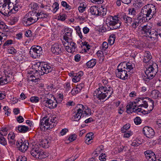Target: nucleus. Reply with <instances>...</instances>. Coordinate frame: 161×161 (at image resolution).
<instances>
[{
	"instance_id": "b1692460",
	"label": "nucleus",
	"mask_w": 161,
	"mask_h": 161,
	"mask_svg": "<svg viewBox=\"0 0 161 161\" xmlns=\"http://www.w3.org/2000/svg\"><path fill=\"white\" fill-rule=\"evenodd\" d=\"M110 92L107 91L105 93H103L102 94H101L97 98V103H99L101 102L102 99L103 100L104 99L107 97H108L109 96V93Z\"/></svg>"
},
{
	"instance_id": "2f4dec72",
	"label": "nucleus",
	"mask_w": 161,
	"mask_h": 161,
	"mask_svg": "<svg viewBox=\"0 0 161 161\" xmlns=\"http://www.w3.org/2000/svg\"><path fill=\"white\" fill-rule=\"evenodd\" d=\"M38 47H39V46H34L33 47H32V48L30 51V54L31 55L32 57L36 58V51L38 50V48H37Z\"/></svg>"
},
{
	"instance_id": "37998d69",
	"label": "nucleus",
	"mask_w": 161,
	"mask_h": 161,
	"mask_svg": "<svg viewBox=\"0 0 161 161\" xmlns=\"http://www.w3.org/2000/svg\"><path fill=\"white\" fill-rule=\"evenodd\" d=\"M106 13L107 10L106 9L103 8L102 7H101V8H100L99 15H102V16H104L106 14Z\"/></svg>"
},
{
	"instance_id": "bf43d9fd",
	"label": "nucleus",
	"mask_w": 161,
	"mask_h": 161,
	"mask_svg": "<svg viewBox=\"0 0 161 161\" xmlns=\"http://www.w3.org/2000/svg\"><path fill=\"white\" fill-rule=\"evenodd\" d=\"M137 22H137L135 19L134 22L132 24V28H133L134 29H136L137 27L140 24L139 23H138Z\"/></svg>"
},
{
	"instance_id": "4d7b16f0",
	"label": "nucleus",
	"mask_w": 161,
	"mask_h": 161,
	"mask_svg": "<svg viewBox=\"0 0 161 161\" xmlns=\"http://www.w3.org/2000/svg\"><path fill=\"white\" fill-rule=\"evenodd\" d=\"M144 57H146L147 58H149L150 59H151L152 58V57L150 53L149 52L147 51L145 52L144 53Z\"/></svg>"
},
{
	"instance_id": "7ed1b4c3",
	"label": "nucleus",
	"mask_w": 161,
	"mask_h": 161,
	"mask_svg": "<svg viewBox=\"0 0 161 161\" xmlns=\"http://www.w3.org/2000/svg\"><path fill=\"white\" fill-rule=\"evenodd\" d=\"M11 3L10 0H0V13L5 16H10L12 13L9 6Z\"/></svg>"
},
{
	"instance_id": "774afa93",
	"label": "nucleus",
	"mask_w": 161,
	"mask_h": 161,
	"mask_svg": "<svg viewBox=\"0 0 161 161\" xmlns=\"http://www.w3.org/2000/svg\"><path fill=\"white\" fill-rule=\"evenodd\" d=\"M80 78L79 77H78L76 75L75 76L74 78H73L72 80V81L75 83L77 82L80 81Z\"/></svg>"
},
{
	"instance_id": "6e6552de",
	"label": "nucleus",
	"mask_w": 161,
	"mask_h": 161,
	"mask_svg": "<svg viewBox=\"0 0 161 161\" xmlns=\"http://www.w3.org/2000/svg\"><path fill=\"white\" fill-rule=\"evenodd\" d=\"M63 47L61 44L55 43L52 45L51 51L56 55L61 54L63 53Z\"/></svg>"
},
{
	"instance_id": "a211bd4d",
	"label": "nucleus",
	"mask_w": 161,
	"mask_h": 161,
	"mask_svg": "<svg viewBox=\"0 0 161 161\" xmlns=\"http://www.w3.org/2000/svg\"><path fill=\"white\" fill-rule=\"evenodd\" d=\"M140 12L136 17L135 20L140 24L147 20V19Z\"/></svg>"
},
{
	"instance_id": "3c124183",
	"label": "nucleus",
	"mask_w": 161,
	"mask_h": 161,
	"mask_svg": "<svg viewBox=\"0 0 161 161\" xmlns=\"http://www.w3.org/2000/svg\"><path fill=\"white\" fill-rule=\"evenodd\" d=\"M61 4L63 7H65V8L69 9H71V6L68 4L65 1H62L61 3Z\"/></svg>"
},
{
	"instance_id": "473e14b6",
	"label": "nucleus",
	"mask_w": 161,
	"mask_h": 161,
	"mask_svg": "<svg viewBox=\"0 0 161 161\" xmlns=\"http://www.w3.org/2000/svg\"><path fill=\"white\" fill-rule=\"evenodd\" d=\"M103 148V146L101 145L98 147L93 153L92 154L95 157L97 156L99 154L101 153Z\"/></svg>"
},
{
	"instance_id": "603ef678",
	"label": "nucleus",
	"mask_w": 161,
	"mask_h": 161,
	"mask_svg": "<svg viewBox=\"0 0 161 161\" xmlns=\"http://www.w3.org/2000/svg\"><path fill=\"white\" fill-rule=\"evenodd\" d=\"M86 8V5L84 4L81 5V6L78 7V9L80 12H83L85 10Z\"/></svg>"
},
{
	"instance_id": "f8f14e48",
	"label": "nucleus",
	"mask_w": 161,
	"mask_h": 161,
	"mask_svg": "<svg viewBox=\"0 0 161 161\" xmlns=\"http://www.w3.org/2000/svg\"><path fill=\"white\" fill-rule=\"evenodd\" d=\"M150 102L151 103V106H153L154 107V101L152 100L150 98L147 97H143L142 99V103L138 105H137V107H143L145 108H147L148 107V102Z\"/></svg>"
},
{
	"instance_id": "dca6fc26",
	"label": "nucleus",
	"mask_w": 161,
	"mask_h": 161,
	"mask_svg": "<svg viewBox=\"0 0 161 161\" xmlns=\"http://www.w3.org/2000/svg\"><path fill=\"white\" fill-rule=\"evenodd\" d=\"M153 26L152 24L150 23H148L143 26L142 27V29L141 31H142V32H143L144 34H145L147 36L152 30V27Z\"/></svg>"
},
{
	"instance_id": "13d9d810",
	"label": "nucleus",
	"mask_w": 161,
	"mask_h": 161,
	"mask_svg": "<svg viewBox=\"0 0 161 161\" xmlns=\"http://www.w3.org/2000/svg\"><path fill=\"white\" fill-rule=\"evenodd\" d=\"M129 14H130L132 15H134L136 14V9L132 8H131L129 9Z\"/></svg>"
},
{
	"instance_id": "f3484780",
	"label": "nucleus",
	"mask_w": 161,
	"mask_h": 161,
	"mask_svg": "<svg viewBox=\"0 0 161 161\" xmlns=\"http://www.w3.org/2000/svg\"><path fill=\"white\" fill-rule=\"evenodd\" d=\"M23 24L26 26H29L33 24L34 21L31 19V17L28 13L26 14L23 19Z\"/></svg>"
},
{
	"instance_id": "1a4fd4ad",
	"label": "nucleus",
	"mask_w": 161,
	"mask_h": 161,
	"mask_svg": "<svg viewBox=\"0 0 161 161\" xmlns=\"http://www.w3.org/2000/svg\"><path fill=\"white\" fill-rule=\"evenodd\" d=\"M142 132L144 135L148 138H153L155 135L154 130L151 127L146 126L143 129Z\"/></svg>"
},
{
	"instance_id": "6e6d98bb",
	"label": "nucleus",
	"mask_w": 161,
	"mask_h": 161,
	"mask_svg": "<svg viewBox=\"0 0 161 161\" xmlns=\"http://www.w3.org/2000/svg\"><path fill=\"white\" fill-rule=\"evenodd\" d=\"M11 9L12 10V13L13 14L15 13L16 11H17L18 10V5H16V4H15V5H13V8L12 9Z\"/></svg>"
},
{
	"instance_id": "a878e982",
	"label": "nucleus",
	"mask_w": 161,
	"mask_h": 161,
	"mask_svg": "<svg viewBox=\"0 0 161 161\" xmlns=\"http://www.w3.org/2000/svg\"><path fill=\"white\" fill-rule=\"evenodd\" d=\"M14 135V133H9L8 136L9 143L11 145L14 144L15 143V136Z\"/></svg>"
},
{
	"instance_id": "9d476101",
	"label": "nucleus",
	"mask_w": 161,
	"mask_h": 161,
	"mask_svg": "<svg viewBox=\"0 0 161 161\" xmlns=\"http://www.w3.org/2000/svg\"><path fill=\"white\" fill-rule=\"evenodd\" d=\"M28 145L29 143L27 141H25L23 142L21 140L18 141L16 144L17 147L19 148V150L22 152H24L26 150Z\"/></svg>"
},
{
	"instance_id": "680f3d73",
	"label": "nucleus",
	"mask_w": 161,
	"mask_h": 161,
	"mask_svg": "<svg viewBox=\"0 0 161 161\" xmlns=\"http://www.w3.org/2000/svg\"><path fill=\"white\" fill-rule=\"evenodd\" d=\"M140 144V143L138 142L137 140H134L131 144V145L134 147H137L139 146Z\"/></svg>"
},
{
	"instance_id": "5701e85b",
	"label": "nucleus",
	"mask_w": 161,
	"mask_h": 161,
	"mask_svg": "<svg viewBox=\"0 0 161 161\" xmlns=\"http://www.w3.org/2000/svg\"><path fill=\"white\" fill-rule=\"evenodd\" d=\"M29 15L31 17V19L34 21V23L36 22L38 19V13L36 12H29L28 13Z\"/></svg>"
},
{
	"instance_id": "0eeeda50",
	"label": "nucleus",
	"mask_w": 161,
	"mask_h": 161,
	"mask_svg": "<svg viewBox=\"0 0 161 161\" xmlns=\"http://www.w3.org/2000/svg\"><path fill=\"white\" fill-rule=\"evenodd\" d=\"M127 71L123 67L120 69L118 68L115 71V74L116 76L123 80L127 79L128 74Z\"/></svg>"
},
{
	"instance_id": "bb28decb",
	"label": "nucleus",
	"mask_w": 161,
	"mask_h": 161,
	"mask_svg": "<svg viewBox=\"0 0 161 161\" xmlns=\"http://www.w3.org/2000/svg\"><path fill=\"white\" fill-rule=\"evenodd\" d=\"M122 67L125 69V68L127 70H131L133 69V67L131 63L128 62L127 63L125 62L121 63Z\"/></svg>"
},
{
	"instance_id": "864d4df0",
	"label": "nucleus",
	"mask_w": 161,
	"mask_h": 161,
	"mask_svg": "<svg viewBox=\"0 0 161 161\" xmlns=\"http://www.w3.org/2000/svg\"><path fill=\"white\" fill-rule=\"evenodd\" d=\"M106 156L105 154L102 153L99 156V159L101 161H105L106 160Z\"/></svg>"
},
{
	"instance_id": "ea45409f",
	"label": "nucleus",
	"mask_w": 161,
	"mask_h": 161,
	"mask_svg": "<svg viewBox=\"0 0 161 161\" xmlns=\"http://www.w3.org/2000/svg\"><path fill=\"white\" fill-rule=\"evenodd\" d=\"M123 18L125 20V23L127 24L128 25L129 24H130V23L132 22V18L126 15L124 16Z\"/></svg>"
},
{
	"instance_id": "393cba45",
	"label": "nucleus",
	"mask_w": 161,
	"mask_h": 161,
	"mask_svg": "<svg viewBox=\"0 0 161 161\" xmlns=\"http://www.w3.org/2000/svg\"><path fill=\"white\" fill-rule=\"evenodd\" d=\"M49 140L46 139H41L40 140L39 145L41 147L45 148H48L49 147L48 143Z\"/></svg>"
},
{
	"instance_id": "6ab92c4d",
	"label": "nucleus",
	"mask_w": 161,
	"mask_h": 161,
	"mask_svg": "<svg viewBox=\"0 0 161 161\" xmlns=\"http://www.w3.org/2000/svg\"><path fill=\"white\" fill-rule=\"evenodd\" d=\"M147 37L149 38L152 41H154L158 38V33L157 31L152 30L147 36Z\"/></svg>"
},
{
	"instance_id": "f704fd0d",
	"label": "nucleus",
	"mask_w": 161,
	"mask_h": 161,
	"mask_svg": "<svg viewBox=\"0 0 161 161\" xmlns=\"http://www.w3.org/2000/svg\"><path fill=\"white\" fill-rule=\"evenodd\" d=\"M96 63V60L94 59H92L88 61L86 63L87 66L89 68H92L94 67Z\"/></svg>"
},
{
	"instance_id": "2eb2a0df",
	"label": "nucleus",
	"mask_w": 161,
	"mask_h": 161,
	"mask_svg": "<svg viewBox=\"0 0 161 161\" xmlns=\"http://www.w3.org/2000/svg\"><path fill=\"white\" fill-rule=\"evenodd\" d=\"M65 34L64 35V39L67 43H69V40L71 39L72 30L69 28H65L64 30Z\"/></svg>"
},
{
	"instance_id": "c85d7f7f",
	"label": "nucleus",
	"mask_w": 161,
	"mask_h": 161,
	"mask_svg": "<svg viewBox=\"0 0 161 161\" xmlns=\"http://www.w3.org/2000/svg\"><path fill=\"white\" fill-rule=\"evenodd\" d=\"M137 106V105H134V104L133 102H130L128 103V104L126 106V109L127 110V111L128 113H130V110L133 107V109H136V108Z\"/></svg>"
},
{
	"instance_id": "4468645a",
	"label": "nucleus",
	"mask_w": 161,
	"mask_h": 161,
	"mask_svg": "<svg viewBox=\"0 0 161 161\" xmlns=\"http://www.w3.org/2000/svg\"><path fill=\"white\" fill-rule=\"evenodd\" d=\"M144 154L148 161H156V157L154 153L150 150H147L144 152Z\"/></svg>"
},
{
	"instance_id": "69168bd1",
	"label": "nucleus",
	"mask_w": 161,
	"mask_h": 161,
	"mask_svg": "<svg viewBox=\"0 0 161 161\" xmlns=\"http://www.w3.org/2000/svg\"><path fill=\"white\" fill-rule=\"evenodd\" d=\"M124 137L125 138H129L132 135V133L131 131H128L127 132H124Z\"/></svg>"
},
{
	"instance_id": "de8ad7c7",
	"label": "nucleus",
	"mask_w": 161,
	"mask_h": 161,
	"mask_svg": "<svg viewBox=\"0 0 161 161\" xmlns=\"http://www.w3.org/2000/svg\"><path fill=\"white\" fill-rule=\"evenodd\" d=\"M38 13V19H43L46 18L47 16V15L46 14H44L42 12H40Z\"/></svg>"
},
{
	"instance_id": "a19ab883",
	"label": "nucleus",
	"mask_w": 161,
	"mask_h": 161,
	"mask_svg": "<svg viewBox=\"0 0 161 161\" xmlns=\"http://www.w3.org/2000/svg\"><path fill=\"white\" fill-rule=\"evenodd\" d=\"M75 30L76 31V32L78 34L79 36L81 39H82L83 36H82V33L80 31V28L79 26H78L75 27Z\"/></svg>"
},
{
	"instance_id": "338daca9",
	"label": "nucleus",
	"mask_w": 161,
	"mask_h": 161,
	"mask_svg": "<svg viewBox=\"0 0 161 161\" xmlns=\"http://www.w3.org/2000/svg\"><path fill=\"white\" fill-rule=\"evenodd\" d=\"M157 124L156 125V127H158V129L159 130L161 129V119H158L156 121Z\"/></svg>"
},
{
	"instance_id": "ddd939ff",
	"label": "nucleus",
	"mask_w": 161,
	"mask_h": 161,
	"mask_svg": "<svg viewBox=\"0 0 161 161\" xmlns=\"http://www.w3.org/2000/svg\"><path fill=\"white\" fill-rule=\"evenodd\" d=\"M76 108H80L81 109L82 113L83 116H84L85 115L86 116L90 115L91 114V110L89 107L86 106H84L81 104H78L76 106Z\"/></svg>"
},
{
	"instance_id": "a18cd8bd",
	"label": "nucleus",
	"mask_w": 161,
	"mask_h": 161,
	"mask_svg": "<svg viewBox=\"0 0 161 161\" xmlns=\"http://www.w3.org/2000/svg\"><path fill=\"white\" fill-rule=\"evenodd\" d=\"M0 144L4 146L7 144V141L4 137L0 136Z\"/></svg>"
},
{
	"instance_id": "49530a36",
	"label": "nucleus",
	"mask_w": 161,
	"mask_h": 161,
	"mask_svg": "<svg viewBox=\"0 0 161 161\" xmlns=\"http://www.w3.org/2000/svg\"><path fill=\"white\" fill-rule=\"evenodd\" d=\"M17 51L13 47H10L8 50V52L13 55L15 54Z\"/></svg>"
},
{
	"instance_id": "c9c22d12",
	"label": "nucleus",
	"mask_w": 161,
	"mask_h": 161,
	"mask_svg": "<svg viewBox=\"0 0 161 161\" xmlns=\"http://www.w3.org/2000/svg\"><path fill=\"white\" fill-rule=\"evenodd\" d=\"M47 100L44 103L45 105L50 109L51 108H53V101L51 99H48V98H47Z\"/></svg>"
},
{
	"instance_id": "9b49d317",
	"label": "nucleus",
	"mask_w": 161,
	"mask_h": 161,
	"mask_svg": "<svg viewBox=\"0 0 161 161\" xmlns=\"http://www.w3.org/2000/svg\"><path fill=\"white\" fill-rule=\"evenodd\" d=\"M103 91L104 93L106 92L107 91V88L106 86H101L95 91L94 93V98L95 102L97 101V98L103 93Z\"/></svg>"
},
{
	"instance_id": "c756f323",
	"label": "nucleus",
	"mask_w": 161,
	"mask_h": 161,
	"mask_svg": "<svg viewBox=\"0 0 161 161\" xmlns=\"http://www.w3.org/2000/svg\"><path fill=\"white\" fill-rule=\"evenodd\" d=\"M49 119L50 118H49L48 119H46L44 121V124L45 125L47 126L46 129H50L56 126L55 124H52V123L50 122Z\"/></svg>"
},
{
	"instance_id": "052dcab7",
	"label": "nucleus",
	"mask_w": 161,
	"mask_h": 161,
	"mask_svg": "<svg viewBox=\"0 0 161 161\" xmlns=\"http://www.w3.org/2000/svg\"><path fill=\"white\" fill-rule=\"evenodd\" d=\"M53 5H55V7L53 9V13H54L56 12L57 10L59 9V4L58 3L55 2L53 3Z\"/></svg>"
},
{
	"instance_id": "8fccbe9b",
	"label": "nucleus",
	"mask_w": 161,
	"mask_h": 161,
	"mask_svg": "<svg viewBox=\"0 0 161 161\" xmlns=\"http://www.w3.org/2000/svg\"><path fill=\"white\" fill-rule=\"evenodd\" d=\"M13 41L12 40H8L6 41L3 45V47L5 48L6 46H8L9 45L12 44Z\"/></svg>"
},
{
	"instance_id": "5fc2aeb1",
	"label": "nucleus",
	"mask_w": 161,
	"mask_h": 161,
	"mask_svg": "<svg viewBox=\"0 0 161 161\" xmlns=\"http://www.w3.org/2000/svg\"><path fill=\"white\" fill-rule=\"evenodd\" d=\"M76 136H77L75 134L69 136L68 140L71 142H73L76 139Z\"/></svg>"
},
{
	"instance_id": "c03bdc74",
	"label": "nucleus",
	"mask_w": 161,
	"mask_h": 161,
	"mask_svg": "<svg viewBox=\"0 0 161 161\" xmlns=\"http://www.w3.org/2000/svg\"><path fill=\"white\" fill-rule=\"evenodd\" d=\"M39 100V98L36 96L32 97L30 98V100L32 103H37Z\"/></svg>"
},
{
	"instance_id": "7c9ffc66",
	"label": "nucleus",
	"mask_w": 161,
	"mask_h": 161,
	"mask_svg": "<svg viewBox=\"0 0 161 161\" xmlns=\"http://www.w3.org/2000/svg\"><path fill=\"white\" fill-rule=\"evenodd\" d=\"M152 95L153 97L155 99H159L161 97V94L157 90H154L152 92Z\"/></svg>"
},
{
	"instance_id": "e2e57ef3",
	"label": "nucleus",
	"mask_w": 161,
	"mask_h": 161,
	"mask_svg": "<svg viewBox=\"0 0 161 161\" xmlns=\"http://www.w3.org/2000/svg\"><path fill=\"white\" fill-rule=\"evenodd\" d=\"M37 48H38V50L36 51V57H37L38 56H40V54L42 53V47L40 46L38 47Z\"/></svg>"
},
{
	"instance_id": "cd10ccee",
	"label": "nucleus",
	"mask_w": 161,
	"mask_h": 161,
	"mask_svg": "<svg viewBox=\"0 0 161 161\" xmlns=\"http://www.w3.org/2000/svg\"><path fill=\"white\" fill-rule=\"evenodd\" d=\"M29 129L28 126L24 125H19L17 128V130L19 131L22 133H25L27 132Z\"/></svg>"
},
{
	"instance_id": "aec40b11",
	"label": "nucleus",
	"mask_w": 161,
	"mask_h": 161,
	"mask_svg": "<svg viewBox=\"0 0 161 161\" xmlns=\"http://www.w3.org/2000/svg\"><path fill=\"white\" fill-rule=\"evenodd\" d=\"M78 108L77 109V112H75V113L73 115V117L72 118L75 121L79 120L81 118L82 114L80 108Z\"/></svg>"
},
{
	"instance_id": "09e8293b",
	"label": "nucleus",
	"mask_w": 161,
	"mask_h": 161,
	"mask_svg": "<svg viewBox=\"0 0 161 161\" xmlns=\"http://www.w3.org/2000/svg\"><path fill=\"white\" fill-rule=\"evenodd\" d=\"M134 122L136 125L140 124L142 122L141 119L140 117H137L134 119Z\"/></svg>"
},
{
	"instance_id": "4c0bfd02",
	"label": "nucleus",
	"mask_w": 161,
	"mask_h": 161,
	"mask_svg": "<svg viewBox=\"0 0 161 161\" xmlns=\"http://www.w3.org/2000/svg\"><path fill=\"white\" fill-rule=\"evenodd\" d=\"M3 81L2 82L3 84H6L8 83V82L10 81V76L8 75L5 76L1 77V80Z\"/></svg>"
},
{
	"instance_id": "39448f33",
	"label": "nucleus",
	"mask_w": 161,
	"mask_h": 161,
	"mask_svg": "<svg viewBox=\"0 0 161 161\" xmlns=\"http://www.w3.org/2000/svg\"><path fill=\"white\" fill-rule=\"evenodd\" d=\"M41 150L38 147H35L31 150V153L33 157L36 158L41 159L46 158L47 155Z\"/></svg>"
},
{
	"instance_id": "f03ea898",
	"label": "nucleus",
	"mask_w": 161,
	"mask_h": 161,
	"mask_svg": "<svg viewBox=\"0 0 161 161\" xmlns=\"http://www.w3.org/2000/svg\"><path fill=\"white\" fill-rule=\"evenodd\" d=\"M140 12L147 18H149L148 20H150L151 18H154L156 16V8L153 4H147L142 8Z\"/></svg>"
},
{
	"instance_id": "4be33fe9",
	"label": "nucleus",
	"mask_w": 161,
	"mask_h": 161,
	"mask_svg": "<svg viewBox=\"0 0 161 161\" xmlns=\"http://www.w3.org/2000/svg\"><path fill=\"white\" fill-rule=\"evenodd\" d=\"M150 108H150L149 109H148L147 110H142L141 108H138L137 109H135V110L133 111V112H141L144 114H147L150 113L153 108V106L150 107Z\"/></svg>"
},
{
	"instance_id": "72a5a7b5",
	"label": "nucleus",
	"mask_w": 161,
	"mask_h": 161,
	"mask_svg": "<svg viewBox=\"0 0 161 161\" xmlns=\"http://www.w3.org/2000/svg\"><path fill=\"white\" fill-rule=\"evenodd\" d=\"M69 42V43L70 47V52L71 53H73L75 51V49L76 48V44L74 42H72L71 41V39H70Z\"/></svg>"
},
{
	"instance_id": "58836bf2",
	"label": "nucleus",
	"mask_w": 161,
	"mask_h": 161,
	"mask_svg": "<svg viewBox=\"0 0 161 161\" xmlns=\"http://www.w3.org/2000/svg\"><path fill=\"white\" fill-rule=\"evenodd\" d=\"M115 39V37L114 35L112 34L110 36L108 40V42L109 45H112L114 43Z\"/></svg>"
},
{
	"instance_id": "20e7f679",
	"label": "nucleus",
	"mask_w": 161,
	"mask_h": 161,
	"mask_svg": "<svg viewBox=\"0 0 161 161\" xmlns=\"http://www.w3.org/2000/svg\"><path fill=\"white\" fill-rule=\"evenodd\" d=\"M114 17L111 16L107 18L106 21V23L108 26V30H114L119 28L120 26V21L118 19L114 18Z\"/></svg>"
},
{
	"instance_id": "79ce46f5",
	"label": "nucleus",
	"mask_w": 161,
	"mask_h": 161,
	"mask_svg": "<svg viewBox=\"0 0 161 161\" xmlns=\"http://www.w3.org/2000/svg\"><path fill=\"white\" fill-rule=\"evenodd\" d=\"M130 124H126L121 128V131L122 132H125L130 127Z\"/></svg>"
},
{
	"instance_id": "e433bc0d",
	"label": "nucleus",
	"mask_w": 161,
	"mask_h": 161,
	"mask_svg": "<svg viewBox=\"0 0 161 161\" xmlns=\"http://www.w3.org/2000/svg\"><path fill=\"white\" fill-rule=\"evenodd\" d=\"M47 100L44 103L45 105L50 109L51 108H53V101L51 99H48V98H47Z\"/></svg>"
},
{
	"instance_id": "412c9836",
	"label": "nucleus",
	"mask_w": 161,
	"mask_h": 161,
	"mask_svg": "<svg viewBox=\"0 0 161 161\" xmlns=\"http://www.w3.org/2000/svg\"><path fill=\"white\" fill-rule=\"evenodd\" d=\"M100 8L96 6L91 7L90 9V12L92 15H99Z\"/></svg>"
},
{
	"instance_id": "423d86ee",
	"label": "nucleus",
	"mask_w": 161,
	"mask_h": 161,
	"mask_svg": "<svg viewBox=\"0 0 161 161\" xmlns=\"http://www.w3.org/2000/svg\"><path fill=\"white\" fill-rule=\"evenodd\" d=\"M53 68L47 64L41 63L38 67V73L40 75H41L44 74H47L52 71Z\"/></svg>"
},
{
	"instance_id": "f257e3e1",
	"label": "nucleus",
	"mask_w": 161,
	"mask_h": 161,
	"mask_svg": "<svg viewBox=\"0 0 161 161\" xmlns=\"http://www.w3.org/2000/svg\"><path fill=\"white\" fill-rule=\"evenodd\" d=\"M143 62L146 63H148L146 67V70L145 72L146 75H144V78L145 81L147 80L152 79L155 75L157 72L155 69L158 68L157 64L155 63L151 60V59L146 57H144Z\"/></svg>"
},
{
	"instance_id": "0e129e2a",
	"label": "nucleus",
	"mask_w": 161,
	"mask_h": 161,
	"mask_svg": "<svg viewBox=\"0 0 161 161\" xmlns=\"http://www.w3.org/2000/svg\"><path fill=\"white\" fill-rule=\"evenodd\" d=\"M16 119L17 122L19 123L23 122L24 121V118L21 116H19L17 117Z\"/></svg>"
}]
</instances>
